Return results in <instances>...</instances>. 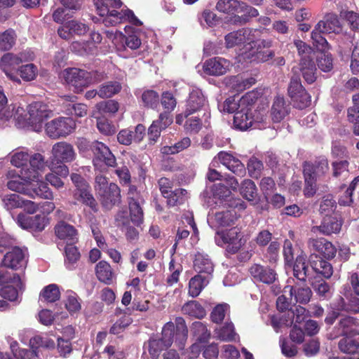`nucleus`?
<instances>
[{"label": "nucleus", "mask_w": 359, "mask_h": 359, "mask_svg": "<svg viewBox=\"0 0 359 359\" xmlns=\"http://www.w3.org/2000/svg\"><path fill=\"white\" fill-rule=\"evenodd\" d=\"M97 13L104 17L103 22L105 25L115 26L118 24L128 22L133 25L140 26L142 22L135 15L130 9L118 11L115 9L122 5L121 0H93Z\"/></svg>", "instance_id": "nucleus-1"}, {"label": "nucleus", "mask_w": 359, "mask_h": 359, "mask_svg": "<svg viewBox=\"0 0 359 359\" xmlns=\"http://www.w3.org/2000/svg\"><path fill=\"white\" fill-rule=\"evenodd\" d=\"M62 78L67 85L73 88L75 93H81L90 85L98 83L106 77L103 72H88L84 69L72 67L64 69L61 73Z\"/></svg>", "instance_id": "nucleus-2"}, {"label": "nucleus", "mask_w": 359, "mask_h": 359, "mask_svg": "<svg viewBox=\"0 0 359 359\" xmlns=\"http://www.w3.org/2000/svg\"><path fill=\"white\" fill-rule=\"evenodd\" d=\"M76 156L74 147L71 144L63 141L58 142L52 147L48 168H51L54 172L62 177H67L69 168L65 163L72 162Z\"/></svg>", "instance_id": "nucleus-3"}, {"label": "nucleus", "mask_w": 359, "mask_h": 359, "mask_svg": "<svg viewBox=\"0 0 359 359\" xmlns=\"http://www.w3.org/2000/svg\"><path fill=\"white\" fill-rule=\"evenodd\" d=\"M175 323V326L172 322L167 323L163 327L162 337H158V339L163 342L166 347H169L175 338V342L178 343L179 348H183L188 335L187 327L185 320L182 317L176 318Z\"/></svg>", "instance_id": "nucleus-4"}, {"label": "nucleus", "mask_w": 359, "mask_h": 359, "mask_svg": "<svg viewBox=\"0 0 359 359\" xmlns=\"http://www.w3.org/2000/svg\"><path fill=\"white\" fill-rule=\"evenodd\" d=\"M194 114H203L205 123H208L210 118L208 99L199 88H193L189 93L184 111L185 116H190Z\"/></svg>", "instance_id": "nucleus-5"}, {"label": "nucleus", "mask_w": 359, "mask_h": 359, "mask_svg": "<svg viewBox=\"0 0 359 359\" xmlns=\"http://www.w3.org/2000/svg\"><path fill=\"white\" fill-rule=\"evenodd\" d=\"M33 57L32 55L27 56L24 53L18 55L8 53L1 58L0 68L10 80L20 84L21 81L18 77V67L23 62L32 60Z\"/></svg>", "instance_id": "nucleus-6"}, {"label": "nucleus", "mask_w": 359, "mask_h": 359, "mask_svg": "<svg viewBox=\"0 0 359 359\" xmlns=\"http://www.w3.org/2000/svg\"><path fill=\"white\" fill-rule=\"evenodd\" d=\"M215 241L218 246L226 245V250L231 254L237 252L245 243L242 233L237 227L217 231Z\"/></svg>", "instance_id": "nucleus-7"}, {"label": "nucleus", "mask_w": 359, "mask_h": 359, "mask_svg": "<svg viewBox=\"0 0 359 359\" xmlns=\"http://www.w3.org/2000/svg\"><path fill=\"white\" fill-rule=\"evenodd\" d=\"M90 149L93 154V163L96 170L103 171L104 165L114 167L116 164L115 156L109 148L104 143L99 141H93L90 144Z\"/></svg>", "instance_id": "nucleus-8"}, {"label": "nucleus", "mask_w": 359, "mask_h": 359, "mask_svg": "<svg viewBox=\"0 0 359 359\" xmlns=\"http://www.w3.org/2000/svg\"><path fill=\"white\" fill-rule=\"evenodd\" d=\"M28 115V124L33 130L39 132L42 129L43 121L52 116V111L46 104L35 102L29 105Z\"/></svg>", "instance_id": "nucleus-9"}, {"label": "nucleus", "mask_w": 359, "mask_h": 359, "mask_svg": "<svg viewBox=\"0 0 359 359\" xmlns=\"http://www.w3.org/2000/svg\"><path fill=\"white\" fill-rule=\"evenodd\" d=\"M75 121L69 117H59L46 124V133L53 139L65 137L75 128Z\"/></svg>", "instance_id": "nucleus-10"}, {"label": "nucleus", "mask_w": 359, "mask_h": 359, "mask_svg": "<svg viewBox=\"0 0 359 359\" xmlns=\"http://www.w3.org/2000/svg\"><path fill=\"white\" fill-rule=\"evenodd\" d=\"M30 168L22 170V177L27 182H38L48 166L45 156L40 153H34L29 156Z\"/></svg>", "instance_id": "nucleus-11"}, {"label": "nucleus", "mask_w": 359, "mask_h": 359, "mask_svg": "<svg viewBox=\"0 0 359 359\" xmlns=\"http://www.w3.org/2000/svg\"><path fill=\"white\" fill-rule=\"evenodd\" d=\"M232 63L222 57H214L206 60L203 64L204 73L209 76H219L230 71Z\"/></svg>", "instance_id": "nucleus-12"}, {"label": "nucleus", "mask_w": 359, "mask_h": 359, "mask_svg": "<svg viewBox=\"0 0 359 359\" xmlns=\"http://www.w3.org/2000/svg\"><path fill=\"white\" fill-rule=\"evenodd\" d=\"M236 219V212L235 209L231 208L217 211L215 213L209 214L208 216V223L212 229L233 225Z\"/></svg>", "instance_id": "nucleus-13"}, {"label": "nucleus", "mask_w": 359, "mask_h": 359, "mask_svg": "<svg viewBox=\"0 0 359 359\" xmlns=\"http://www.w3.org/2000/svg\"><path fill=\"white\" fill-rule=\"evenodd\" d=\"M26 254V249H22L18 247L13 248L4 255L3 260L4 266L12 269L25 267L27 264Z\"/></svg>", "instance_id": "nucleus-14"}, {"label": "nucleus", "mask_w": 359, "mask_h": 359, "mask_svg": "<svg viewBox=\"0 0 359 359\" xmlns=\"http://www.w3.org/2000/svg\"><path fill=\"white\" fill-rule=\"evenodd\" d=\"M249 272L255 282L271 284L276 279L275 271L259 264H254L249 268Z\"/></svg>", "instance_id": "nucleus-15"}, {"label": "nucleus", "mask_w": 359, "mask_h": 359, "mask_svg": "<svg viewBox=\"0 0 359 359\" xmlns=\"http://www.w3.org/2000/svg\"><path fill=\"white\" fill-rule=\"evenodd\" d=\"M88 31V27L81 22L72 20L66 22L61 26L57 33L59 36L65 39H69L73 35L81 36Z\"/></svg>", "instance_id": "nucleus-16"}, {"label": "nucleus", "mask_w": 359, "mask_h": 359, "mask_svg": "<svg viewBox=\"0 0 359 359\" xmlns=\"http://www.w3.org/2000/svg\"><path fill=\"white\" fill-rule=\"evenodd\" d=\"M172 123V118L167 112L159 114L158 119L153 121L148 129V137L151 142H156L161 135L163 130L165 129Z\"/></svg>", "instance_id": "nucleus-17"}, {"label": "nucleus", "mask_w": 359, "mask_h": 359, "mask_svg": "<svg viewBox=\"0 0 359 359\" xmlns=\"http://www.w3.org/2000/svg\"><path fill=\"white\" fill-rule=\"evenodd\" d=\"M252 33L251 29L243 28L228 34L225 36L226 48H230L243 43L252 42L255 39Z\"/></svg>", "instance_id": "nucleus-18"}, {"label": "nucleus", "mask_w": 359, "mask_h": 359, "mask_svg": "<svg viewBox=\"0 0 359 359\" xmlns=\"http://www.w3.org/2000/svg\"><path fill=\"white\" fill-rule=\"evenodd\" d=\"M308 245L311 250L320 253L327 259L333 258L337 252L332 243L323 238L310 239Z\"/></svg>", "instance_id": "nucleus-19"}, {"label": "nucleus", "mask_w": 359, "mask_h": 359, "mask_svg": "<svg viewBox=\"0 0 359 359\" xmlns=\"http://www.w3.org/2000/svg\"><path fill=\"white\" fill-rule=\"evenodd\" d=\"M218 160L229 170L236 175L243 177L245 175V168L241 161L231 154L220 151L217 154Z\"/></svg>", "instance_id": "nucleus-20"}, {"label": "nucleus", "mask_w": 359, "mask_h": 359, "mask_svg": "<svg viewBox=\"0 0 359 359\" xmlns=\"http://www.w3.org/2000/svg\"><path fill=\"white\" fill-rule=\"evenodd\" d=\"M194 269L199 274L210 278L214 271V264L207 254L198 252L195 255Z\"/></svg>", "instance_id": "nucleus-21"}, {"label": "nucleus", "mask_w": 359, "mask_h": 359, "mask_svg": "<svg viewBox=\"0 0 359 359\" xmlns=\"http://www.w3.org/2000/svg\"><path fill=\"white\" fill-rule=\"evenodd\" d=\"M309 264L313 271L320 274L325 278H330L333 274V268L332 264L327 260L315 253H312L309 257Z\"/></svg>", "instance_id": "nucleus-22"}, {"label": "nucleus", "mask_w": 359, "mask_h": 359, "mask_svg": "<svg viewBox=\"0 0 359 359\" xmlns=\"http://www.w3.org/2000/svg\"><path fill=\"white\" fill-rule=\"evenodd\" d=\"M309 264L313 271L320 274L325 278H330L333 274V268L332 264L327 260L315 253H312L309 257Z\"/></svg>", "instance_id": "nucleus-23"}, {"label": "nucleus", "mask_w": 359, "mask_h": 359, "mask_svg": "<svg viewBox=\"0 0 359 359\" xmlns=\"http://www.w3.org/2000/svg\"><path fill=\"white\" fill-rule=\"evenodd\" d=\"M337 329L341 336H358L359 321L351 316H343L337 323Z\"/></svg>", "instance_id": "nucleus-24"}, {"label": "nucleus", "mask_w": 359, "mask_h": 359, "mask_svg": "<svg viewBox=\"0 0 359 359\" xmlns=\"http://www.w3.org/2000/svg\"><path fill=\"white\" fill-rule=\"evenodd\" d=\"M317 29H322L323 32L339 33L342 28L337 14L329 13L325 15L323 19L316 25Z\"/></svg>", "instance_id": "nucleus-25"}, {"label": "nucleus", "mask_w": 359, "mask_h": 359, "mask_svg": "<svg viewBox=\"0 0 359 359\" xmlns=\"http://www.w3.org/2000/svg\"><path fill=\"white\" fill-rule=\"evenodd\" d=\"M56 236L68 243H75L78 241L77 231L75 228L65 222H59L55 227Z\"/></svg>", "instance_id": "nucleus-26"}, {"label": "nucleus", "mask_w": 359, "mask_h": 359, "mask_svg": "<svg viewBox=\"0 0 359 359\" xmlns=\"http://www.w3.org/2000/svg\"><path fill=\"white\" fill-rule=\"evenodd\" d=\"M250 111V109L243 107L236 111L233 116V126L236 129L245 130L252 126L254 118Z\"/></svg>", "instance_id": "nucleus-27"}, {"label": "nucleus", "mask_w": 359, "mask_h": 359, "mask_svg": "<svg viewBox=\"0 0 359 359\" xmlns=\"http://www.w3.org/2000/svg\"><path fill=\"white\" fill-rule=\"evenodd\" d=\"M341 227V223L335 217L326 216L320 226L312 227L311 231L313 233L320 231L325 235H330L339 232Z\"/></svg>", "instance_id": "nucleus-28"}, {"label": "nucleus", "mask_w": 359, "mask_h": 359, "mask_svg": "<svg viewBox=\"0 0 359 359\" xmlns=\"http://www.w3.org/2000/svg\"><path fill=\"white\" fill-rule=\"evenodd\" d=\"M103 194H97L104 206L115 205L120 202L121 194L118 187L111 182Z\"/></svg>", "instance_id": "nucleus-29"}, {"label": "nucleus", "mask_w": 359, "mask_h": 359, "mask_svg": "<svg viewBox=\"0 0 359 359\" xmlns=\"http://www.w3.org/2000/svg\"><path fill=\"white\" fill-rule=\"evenodd\" d=\"M288 292L291 298L294 297L296 302L307 304L312 296V292L309 287H299L298 285H287L284 289V292Z\"/></svg>", "instance_id": "nucleus-30"}, {"label": "nucleus", "mask_w": 359, "mask_h": 359, "mask_svg": "<svg viewBox=\"0 0 359 359\" xmlns=\"http://www.w3.org/2000/svg\"><path fill=\"white\" fill-rule=\"evenodd\" d=\"M303 168L304 179L314 178L316 180L318 175L327 171L328 162L325 159L321 160L317 165H313L310 162H304Z\"/></svg>", "instance_id": "nucleus-31"}, {"label": "nucleus", "mask_w": 359, "mask_h": 359, "mask_svg": "<svg viewBox=\"0 0 359 359\" xmlns=\"http://www.w3.org/2000/svg\"><path fill=\"white\" fill-rule=\"evenodd\" d=\"M289 105L283 97H276L271 108V116L274 122H280L289 113Z\"/></svg>", "instance_id": "nucleus-32"}, {"label": "nucleus", "mask_w": 359, "mask_h": 359, "mask_svg": "<svg viewBox=\"0 0 359 359\" xmlns=\"http://www.w3.org/2000/svg\"><path fill=\"white\" fill-rule=\"evenodd\" d=\"M339 350L346 354H353L359 350L358 336H343L338 343Z\"/></svg>", "instance_id": "nucleus-33"}, {"label": "nucleus", "mask_w": 359, "mask_h": 359, "mask_svg": "<svg viewBox=\"0 0 359 359\" xmlns=\"http://www.w3.org/2000/svg\"><path fill=\"white\" fill-rule=\"evenodd\" d=\"M274 56V52L271 50H264L258 48H252L248 52L243 53L244 59H248L257 62L268 61Z\"/></svg>", "instance_id": "nucleus-34"}, {"label": "nucleus", "mask_w": 359, "mask_h": 359, "mask_svg": "<svg viewBox=\"0 0 359 359\" xmlns=\"http://www.w3.org/2000/svg\"><path fill=\"white\" fill-rule=\"evenodd\" d=\"M210 278L198 274L191 278L189 283V294L192 297L199 295L202 290L209 283Z\"/></svg>", "instance_id": "nucleus-35"}, {"label": "nucleus", "mask_w": 359, "mask_h": 359, "mask_svg": "<svg viewBox=\"0 0 359 359\" xmlns=\"http://www.w3.org/2000/svg\"><path fill=\"white\" fill-rule=\"evenodd\" d=\"M74 197L76 200L89 206L92 210H97V202L90 193L89 185H87L86 187L76 189Z\"/></svg>", "instance_id": "nucleus-36"}, {"label": "nucleus", "mask_w": 359, "mask_h": 359, "mask_svg": "<svg viewBox=\"0 0 359 359\" xmlns=\"http://www.w3.org/2000/svg\"><path fill=\"white\" fill-rule=\"evenodd\" d=\"M95 273L98 280L107 285L113 282L114 273L109 263L105 261L99 262L95 266Z\"/></svg>", "instance_id": "nucleus-37"}, {"label": "nucleus", "mask_w": 359, "mask_h": 359, "mask_svg": "<svg viewBox=\"0 0 359 359\" xmlns=\"http://www.w3.org/2000/svg\"><path fill=\"white\" fill-rule=\"evenodd\" d=\"M299 69L305 81L313 83L316 79V67L313 60H300Z\"/></svg>", "instance_id": "nucleus-38"}, {"label": "nucleus", "mask_w": 359, "mask_h": 359, "mask_svg": "<svg viewBox=\"0 0 359 359\" xmlns=\"http://www.w3.org/2000/svg\"><path fill=\"white\" fill-rule=\"evenodd\" d=\"M32 182H27L23 180L22 177V170L20 171V175L11 180H9L7 182L8 188L13 191L18 192L20 194H25L26 196H29L30 194V188Z\"/></svg>", "instance_id": "nucleus-39"}, {"label": "nucleus", "mask_w": 359, "mask_h": 359, "mask_svg": "<svg viewBox=\"0 0 359 359\" xmlns=\"http://www.w3.org/2000/svg\"><path fill=\"white\" fill-rule=\"evenodd\" d=\"M241 1L238 0H219L216 4V9L229 15H238L241 13Z\"/></svg>", "instance_id": "nucleus-40"}, {"label": "nucleus", "mask_w": 359, "mask_h": 359, "mask_svg": "<svg viewBox=\"0 0 359 359\" xmlns=\"http://www.w3.org/2000/svg\"><path fill=\"white\" fill-rule=\"evenodd\" d=\"M184 314L196 318H203L206 315L205 309L196 301H189L182 308Z\"/></svg>", "instance_id": "nucleus-41"}, {"label": "nucleus", "mask_w": 359, "mask_h": 359, "mask_svg": "<svg viewBox=\"0 0 359 359\" xmlns=\"http://www.w3.org/2000/svg\"><path fill=\"white\" fill-rule=\"evenodd\" d=\"M167 348L163 342L158 339V337H151L148 341L144 344V353H146V351H148L150 357L152 359H157L160 355L161 351Z\"/></svg>", "instance_id": "nucleus-42"}, {"label": "nucleus", "mask_w": 359, "mask_h": 359, "mask_svg": "<svg viewBox=\"0 0 359 359\" xmlns=\"http://www.w3.org/2000/svg\"><path fill=\"white\" fill-rule=\"evenodd\" d=\"M11 284L17 285L20 290H24V283L19 275L0 267V285L5 286Z\"/></svg>", "instance_id": "nucleus-43"}, {"label": "nucleus", "mask_w": 359, "mask_h": 359, "mask_svg": "<svg viewBox=\"0 0 359 359\" xmlns=\"http://www.w3.org/2000/svg\"><path fill=\"white\" fill-rule=\"evenodd\" d=\"M36 182L38 186L37 187L30 188L31 195H29V197L35 198L39 196L43 199L52 200L53 198V194L47 184L42 180V177Z\"/></svg>", "instance_id": "nucleus-44"}, {"label": "nucleus", "mask_w": 359, "mask_h": 359, "mask_svg": "<svg viewBox=\"0 0 359 359\" xmlns=\"http://www.w3.org/2000/svg\"><path fill=\"white\" fill-rule=\"evenodd\" d=\"M122 88L118 81H108L102 84L98 89V95L102 98H108L118 93Z\"/></svg>", "instance_id": "nucleus-45"}, {"label": "nucleus", "mask_w": 359, "mask_h": 359, "mask_svg": "<svg viewBox=\"0 0 359 359\" xmlns=\"http://www.w3.org/2000/svg\"><path fill=\"white\" fill-rule=\"evenodd\" d=\"M140 202L138 198L134 197H131V201L128 202L130 219L135 225H140L143 221V210Z\"/></svg>", "instance_id": "nucleus-46"}, {"label": "nucleus", "mask_w": 359, "mask_h": 359, "mask_svg": "<svg viewBox=\"0 0 359 359\" xmlns=\"http://www.w3.org/2000/svg\"><path fill=\"white\" fill-rule=\"evenodd\" d=\"M307 266L306 264V257L303 255H299L295 260L293 266L294 276L302 282H305L307 277Z\"/></svg>", "instance_id": "nucleus-47"}, {"label": "nucleus", "mask_w": 359, "mask_h": 359, "mask_svg": "<svg viewBox=\"0 0 359 359\" xmlns=\"http://www.w3.org/2000/svg\"><path fill=\"white\" fill-rule=\"evenodd\" d=\"M215 332L217 337L224 341H236L238 337L232 323H226L222 327L217 329Z\"/></svg>", "instance_id": "nucleus-48"}, {"label": "nucleus", "mask_w": 359, "mask_h": 359, "mask_svg": "<svg viewBox=\"0 0 359 359\" xmlns=\"http://www.w3.org/2000/svg\"><path fill=\"white\" fill-rule=\"evenodd\" d=\"M165 198L169 206H177L185 202L188 198V193L184 189H176L169 195H165Z\"/></svg>", "instance_id": "nucleus-49"}, {"label": "nucleus", "mask_w": 359, "mask_h": 359, "mask_svg": "<svg viewBox=\"0 0 359 359\" xmlns=\"http://www.w3.org/2000/svg\"><path fill=\"white\" fill-rule=\"evenodd\" d=\"M240 193L246 200L253 201L257 196V188L251 180H245L241 184Z\"/></svg>", "instance_id": "nucleus-50"}, {"label": "nucleus", "mask_w": 359, "mask_h": 359, "mask_svg": "<svg viewBox=\"0 0 359 359\" xmlns=\"http://www.w3.org/2000/svg\"><path fill=\"white\" fill-rule=\"evenodd\" d=\"M41 300L46 302H55L60 297L59 288L55 284H50L43 288L40 294Z\"/></svg>", "instance_id": "nucleus-51"}, {"label": "nucleus", "mask_w": 359, "mask_h": 359, "mask_svg": "<svg viewBox=\"0 0 359 359\" xmlns=\"http://www.w3.org/2000/svg\"><path fill=\"white\" fill-rule=\"evenodd\" d=\"M16 35L13 29L0 34V51L10 50L15 43Z\"/></svg>", "instance_id": "nucleus-52"}, {"label": "nucleus", "mask_w": 359, "mask_h": 359, "mask_svg": "<svg viewBox=\"0 0 359 359\" xmlns=\"http://www.w3.org/2000/svg\"><path fill=\"white\" fill-rule=\"evenodd\" d=\"M70 49L72 52L79 55L93 54L95 52V46L90 45L87 41H74L71 44Z\"/></svg>", "instance_id": "nucleus-53"}, {"label": "nucleus", "mask_w": 359, "mask_h": 359, "mask_svg": "<svg viewBox=\"0 0 359 359\" xmlns=\"http://www.w3.org/2000/svg\"><path fill=\"white\" fill-rule=\"evenodd\" d=\"M25 81H31L35 79L38 74V68L34 64L22 65L18 69V74Z\"/></svg>", "instance_id": "nucleus-54"}, {"label": "nucleus", "mask_w": 359, "mask_h": 359, "mask_svg": "<svg viewBox=\"0 0 359 359\" xmlns=\"http://www.w3.org/2000/svg\"><path fill=\"white\" fill-rule=\"evenodd\" d=\"M205 123V119L203 118V114H196V116H189L184 123L185 129L189 132L197 133L198 132L203 124Z\"/></svg>", "instance_id": "nucleus-55"}, {"label": "nucleus", "mask_w": 359, "mask_h": 359, "mask_svg": "<svg viewBox=\"0 0 359 359\" xmlns=\"http://www.w3.org/2000/svg\"><path fill=\"white\" fill-rule=\"evenodd\" d=\"M191 145L189 137H184L172 146H165L162 148V152L165 154H174L188 148Z\"/></svg>", "instance_id": "nucleus-56"}, {"label": "nucleus", "mask_w": 359, "mask_h": 359, "mask_svg": "<svg viewBox=\"0 0 359 359\" xmlns=\"http://www.w3.org/2000/svg\"><path fill=\"white\" fill-rule=\"evenodd\" d=\"M29 344L31 348L36 351L40 347L46 348L48 349L53 348L55 347V342L53 339L40 335H37L31 338L29 340Z\"/></svg>", "instance_id": "nucleus-57"}, {"label": "nucleus", "mask_w": 359, "mask_h": 359, "mask_svg": "<svg viewBox=\"0 0 359 359\" xmlns=\"http://www.w3.org/2000/svg\"><path fill=\"white\" fill-rule=\"evenodd\" d=\"M72 244L73 243H68L65 250L66 257L65 264L69 269H72V265L76 262L80 257V253L78 249Z\"/></svg>", "instance_id": "nucleus-58"}, {"label": "nucleus", "mask_w": 359, "mask_h": 359, "mask_svg": "<svg viewBox=\"0 0 359 359\" xmlns=\"http://www.w3.org/2000/svg\"><path fill=\"white\" fill-rule=\"evenodd\" d=\"M2 202L4 207L11 210L20 208L23 204V198L15 194H6L2 196Z\"/></svg>", "instance_id": "nucleus-59"}, {"label": "nucleus", "mask_w": 359, "mask_h": 359, "mask_svg": "<svg viewBox=\"0 0 359 359\" xmlns=\"http://www.w3.org/2000/svg\"><path fill=\"white\" fill-rule=\"evenodd\" d=\"M262 92L258 90H253L246 93L239 99L241 107L247 108L251 111L250 107L261 97Z\"/></svg>", "instance_id": "nucleus-60"}, {"label": "nucleus", "mask_w": 359, "mask_h": 359, "mask_svg": "<svg viewBox=\"0 0 359 359\" xmlns=\"http://www.w3.org/2000/svg\"><path fill=\"white\" fill-rule=\"evenodd\" d=\"M23 290H20L18 287L14 284L4 286L0 290V295L4 299H7L11 302L18 301L19 292Z\"/></svg>", "instance_id": "nucleus-61"}, {"label": "nucleus", "mask_w": 359, "mask_h": 359, "mask_svg": "<svg viewBox=\"0 0 359 359\" xmlns=\"http://www.w3.org/2000/svg\"><path fill=\"white\" fill-rule=\"evenodd\" d=\"M168 269L171 273L166 278V284L168 286H172L178 282L180 275L182 271V266L180 264H176L172 259L169 263Z\"/></svg>", "instance_id": "nucleus-62"}, {"label": "nucleus", "mask_w": 359, "mask_h": 359, "mask_svg": "<svg viewBox=\"0 0 359 359\" xmlns=\"http://www.w3.org/2000/svg\"><path fill=\"white\" fill-rule=\"evenodd\" d=\"M229 311V306L223 303L217 305L210 314L211 320L215 323H220Z\"/></svg>", "instance_id": "nucleus-63"}, {"label": "nucleus", "mask_w": 359, "mask_h": 359, "mask_svg": "<svg viewBox=\"0 0 359 359\" xmlns=\"http://www.w3.org/2000/svg\"><path fill=\"white\" fill-rule=\"evenodd\" d=\"M161 103L165 109L164 112H167L170 115V113L176 107L177 100L171 92L165 91L161 95Z\"/></svg>", "instance_id": "nucleus-64"}]
</instances>
